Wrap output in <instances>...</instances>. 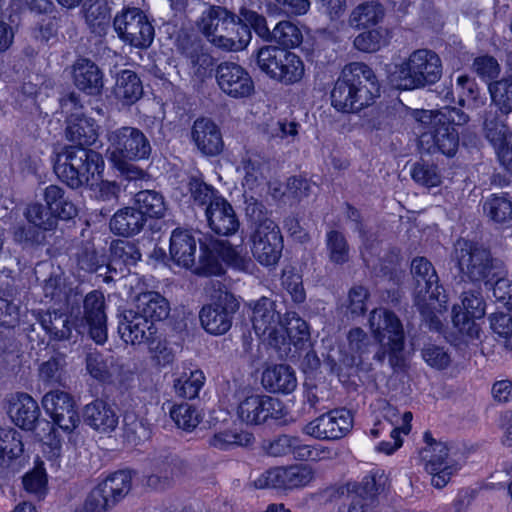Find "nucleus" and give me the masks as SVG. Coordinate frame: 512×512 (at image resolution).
Here are the masks:
<instances>
[{
  "label": "nucleus",
  "mask_w": 512,
  "mask_h": 512,
  "mask_svg": "<svg viewBox=\"0 0 512 512\" xmlns=\"http://www.w3.org/2000/svg\"><path fill=\"white\" fill-rule=\"evenodd\" d=\"M248 305L252 310L251 321L255 333L269 346L286 353L291 345L300 347L309 340L306 322L295 313H286L281 317L271 299L262 297Z\"/></svg>",
  "instance_id": "f257e3e1"
},
{
  "label": "nucleus",
  "mask_w": 512,
  "mask_h": 512,
  "mask_svg": "<svg viewBox=\"0 0 512 512\" xmlns=\"http://www.w3.org/2000/svg\"><path fill=\"white\" fill-rule=\"evenodd\" d=\"M105 163L102 156L82 147H68L58 154L54 169L58 177L72 188L87 185L94 195L101 199H110L117 193L114 182L103 181Z\"/></svg>",
  "instance_id": "f03ea898"
},
{
  "label": "nucleus",
  "mask_w": 512,
  "mask_h": 512,
  "mask_svg": "<svg viewBox=\"0 0 512 512\" xmlns=\"http://www.w3.org/2000/svg\"><path fill=\"white\" fill-rule=\"evenodd\" d=\"M379 93L380 86L372 68L365 63L353 62L343 68L330 99L337 111L357 113L372 105Z\"/></svg>",
  "instance_id": "7ed1b4c3"
},
{
  "label": "nucleus",
  "mask_w": 512,
  "mask_h": 512,
  "mask_svg": "<svg viewBox=\"0 0 512 512\" xmlns=\"http://www.w3.org/2000/svg\"><path fill=\"white\" fill-rule=\"evenodd\" d=\"M42 407L53 424L48 421L39 422L35 437L43 456L49 461H56L62 453V439L54 426L64 432H72L79 424V416L72 396L61 390L46 393L42 398Z\"/></svg>",
  "instance_id": "20e7f679"
},
{
  "label": "nucleus",
  "mask_w": 512,
  "mask_h": 512,
  "mask_svg": "<svg viewBox=\"0 0 512 512\" xmlns=\"http://www.w3.org/2000/svg\"><path fill=\"white\" fill-rule=\"evenodd\" d=\"M41 326L54 339L67 340L76 334L87 332L97 343L103 344L107 339L106 315L104 312V296L93 291L84 300V318L80 323L71 324L70 317L56 311L48 312L41 318Z\"/></svg>",
  "instance_id": "39448f33"
},
{
  "label": "nucleus",
  "mask_w": 512,
  "mask_h": 512,
  "mask_svg": "<svg viewBox=\"0 0 512 512\" xmlns=\"http://www.w3.org/2000/svg\"><path fill=\"white\" fill-rule=\"evenodd\" d=\"M414 118L421 128L427 129L419 137V146L427 152L439 151L451 157L458 148V132L455 126L467 122L468 117L457 108H444L440 111L417 110Z\"/></svg>",
  "instance_id": "423d86ee"
},
{
  "label": "nucleus",
  "mask_w": 512,
  "mask_h": 512,
  "mask_svg": "<svg viewBox=\"0 0 512 512\" xmlns=\"http://www.w3.org/2000/svg\"><path fill=\"white\" fill-rule=\"evenodd\" d=\"M106 156L111 165L127 179L135 180L144 176L134 161L147 159L151 145L145 134L135 127L117 128L107 135Z\"/></svg>",
  "instance_id": "0eeeda50"
},
{
  "label": "nucleus",
  "mask_w": 512,
  "mask_h": 512,
  "mask_svg": "<svg viewBox=\"0 0 512 512\" xmlns=\"http://www.w3.org/2000/svg\"><path fill=\"white\" fill-rule=\"evenodd\" d=\"M441 76V59L427 49L416 50L408 58L387 66L390 84L401 90L423 88L436 83Z\"/></svg>",
  "instance_id": "6e6552de"
},
{
  "label": "nucleus",
  "mask_w": 512,
  "mask_h": 512,
  "mask_svg": "<svg viewBox=\"0 0 512 512\" xmlns=\"http://www.w3.org/2000/svg\"><path fill=\"white\" fill-rule=\"evenodd\" d=\"M368 325L377 344L374 359L379 363L387 362L391 368L401 367L405 362V335L399 318L386 309H374Z\"/></svg>",
  "instance_id": "1a4fd4ad"
},
{
  "label": "nucleus",
  "mask_w": 512,
  "mask_h": 512,
  "mask_svg": "<svg viewBox=\"0 0 512 512\" xmlns=\"http://www.w3.org/2000/svg\"><path fill=\"white\" fill-rule=\"evenodd\" d=\"M247 214L253 219L249 244L254 259L263 266H275L281 258L283 238L279 227L263 213V206L249 203Z\"/></svg>",
  "instance_id": "9d476101"
},
{
  "label": "nucleus",
  "mask_w": 512,
  "mask_h": 512,
  "mask_svg": "<svg viewBox=\"0 0 512 512\" xmlns=\"http://www.w3.org/2000/svg\"><path fill=\"white\" fill-rule=\"evenodd\" d=\"M257 66L269 79L284 86L299 84L306 75V65L300 55L276 46L259 49Z\"/></svg>",
  "instance_id": "9b49d317"
},
{
  "label": "nucleus",
  "mask_w": 512,
  "mask_h": 512,
  "mask_svg": "<svg viewBox=\"0 0 512 512\" xmlns=\"http://www.w3.org/2000/svg\"><path fill=\"white\" fill-rule=\"evenodd\" d=\"M411 275L415 283V300L426 316L441 313L447 308V296L438 285V276L431 262L425 257H416L411 262Z\"/></svg>",
  "instance_id": "f8f14e48"
},
{
  "label": "nucleus",
  "mask_w": 512,
  "mask_h": 512,
  "mask_svg": "<svg viewBox=\"0 0 512 512\" xmlns=\"http://www.w3.org/2000/svg\"><path fill=\"white\" fill-rule=\"evenodd\" d=\"M219 259L231 268L242 272H249L254 266L242 242L233 245L222 240L214 242L210 250L203 251L199 266L194 269V272L203 275H220L223 267Z\"/></svg>",
  "instance_id": "ddd939ff"
},
{
  "label": "nucleus",
  "mask_w": 512,
  "mask_h": 512,
  "mask_svg": "<svg viewBox=\"0 0 512 512\" xmlns=\"http://www.w3.org/2000/svg\"><path fill=\"white\" fill-rule=\"evenodd\" d=\"M132 480L133 475L129 470L111 473L90 491L84 508L88 512H107L129 494Z\"/></svg>",
  "instance_id": "4468645a"
},
{
  "label": "nucleus",
  "mask_w": 512,
  "mask_h": 512,
  "mask_svg": "<svg viewBox=\"0 0 512 512\" xmlns=\"http://www.w3.org/2000/svg\"><path fill=\"white\" fill-rule=\"evenodd\" d=\"M114 30L119 39L134 48L146 49L154 39V27L147 15L139 8L129 7L114 18Z\"/></svg>",
  "instance_id": "2eb2a0df"
},
{
  "label": "nucleus",
  "mask_w": 512,
  "mask_h": 512,
  "mask_svg": "<svg viewBox=\"0 0 512 512\" xmlns=\"http://www.w3.org/2000/svg\"><path fill=\"white\" fill-rule=\"evenodd\" d=\"M315 478L316 472L310 465L292 464L263 472L254 480V486L258 489L296 490L310 486Z\"/></svg>",
  "instance_id": "dca6fc26"
},
{
  "label": "nucleus",
  "mask_w": 512,
  "mask_h": 512,
  "mask_svg": "<svg viewBox=\"0 0 512 512\" xmlns=\"http://www.w3.org/2000/svg\"><path fill=\"white\" fill-rule=\"evenodd\" d=\"M486 313V304L478 289L464 291L461 296V303L455 304L452 309L453 325L458 331L473 339L480 335L478 321Z\"/></svg>",
  "instance_id": "f3484780"
},
{
  "label": "nucleus",
  "mask_w": 512,
  "mask_h": 512,
  "mask_svg": "<svg viewBox=\"0 0 512 512\" xmlns=\"http://www.w3.org/2000/svg\"><path fill=\"white\" fill-rule=\"evenodd\" d=\"M242 19L249 23L255 33L266 41L274 40L280 45L295 48L303 41L300 28L291 21L279 22L271 32L267 26L266 19L257 12L246 7L241 8Z\"/></svg>",
  "instance_id": "a211bd4d"
},
{
  "label": "nucleus",
  "mask_w": 512,
  "mask_h": 512,
  "mask_svg": "<svg viewBox=\"0 0 512 512\" xmlns=\"http://www.w3.org/2000/svg\"><path fill=\"white\" fill-rule=\"evenodd\" d=\"M353 427V416L347 409H333L308 422L303 432L318 440H337Z\"/></svg>",
  "instance_id": "6ab92c4d"
},
{
  "label": "nucleus",
  "mask_w": 512,
  "mask_h": 512,
  "mask_svg": "<svg viewBox=\"0 0 512 512\" xmlns=\"http://www.w3.org/2000/svg\"><path fill=\"white\" fill-rule=\"evenodd\" d=\"M449 452L447 444L433 441H427V447L421 452L425 469L431 476V484L436 488L446 486L451 476L459 469V465Z\"/></svg>",
  "instance_id": "aec40b11"
},
{
  "label": "nucleus",
  "mask_w": 512,
  "mask_h": 512,
  "mask_svg": "<svg viewBox=\"0 0 512 512\" xmlns=\"http://www.w3.org/2000/svg\"><path fill=\"white\" fill-rule=\"evenodd\" d=\"M216 80L219 88L227 96L244 99L254 93V81L249 72L234 62H223L216 70Z\"/></svg>",
  "instance_id": "412c9836"
},
{
  "label": "nucleus",
  "mask_w": 512,
  "mask_h": 512,
  "mask_svg": "<svg viewBox=\"0 0 512 512\" xmlns=\"http://www.w3.org/2000/svg\"><path fill=\"white\" fill-rule=\"evenodd\" d=\"M277 400L258 392L245 393L238 404L237 415L246 424H261L273 415Z\"/></svg>",
  "instance_id": "4be33fe9"
},
{
  "label": "nucleus",
  "mask_w": 512,
  "mask_h": 512,
  "mask_svg": "<svg viewBox=\"0 0 512 512\" xmlns=\"http://www.w3.org/2000/svg\"><path fill=\"white\" fill-rule=\"evenodd\" d=\"M191 139L197 150L204 156L214 157L224 149L219 126L208 118L197 119L191 129Z\"/></svg>",
  "instance_id": "5701e85b"
},
{
  "label": "nucleus",
  "mask_w": 512,
  "mask_h": 512,
  "mask_svg": "<svg viewBox=\"0 0 512 512\" xmlns=\"http://www.w3.org/2000/svg\"><path fill=\"white\" fill-rule=\"evenodd\" d=\"M484 131L496 151L501 166L512 174V134L508 133L503 122L493 117L491 112L484 120Z\"/></svg>",
  "instance_id": "b1692460"
},
{
  "label": "nucleus",
  "mask_w": 512,
  "mask_h": 512,
  "mask_svg": "<svg viewBox=\"0 0 512 512\" xmlns=\"http://www.w3.org/2000/svg\"><path fill=\"white\" fill-rule=\"evenodd\" d=\"M231 300L232 296L225 293L220 295L216 302L203 306L199 313V319L207 333L223 335L230 329L232 315L226 306Z\"/></svg>",
  "instance_id": "393cba45"
},
{
  "label": "nucleus",
  "mask_w": 512,
  "mask_h": 512,
  "mask_svg": "<svg viewBox=\"0 0 512 512\" xmlns=\"http://www.w3.org/2000/svg\"><path fill=\"white\" fill-rule=\"evenodd\" d=\"M251 25L239 16L233 14V21L221 26V33L213 38L212 45L225 51L238 52L245 49L251 41Z\"/></svg>",
  "instance_id": "a878e982"
},
{
  "label": "nucleus",
  "mask_w": 512,
  "mask_h": 512,
  "mask_svg": "<svg viewBox=\"0 0 512 512\" xmlns=\"http://www.w3.org/2000/svg\"><path fill=\"white\" fill-rule=\"evenodd\" d=\"M118 330L122 340L131 345L149 342L156 333L155 325L135 309L124 312Z\"/></svg>",
  "instance_id": "bb28decb"
},
{
  "label": "nucleus",
  "mask_w": 512,
  "mask_h": 512,
  "mask_svg": "<svg viewBox=\"0 0 512 512\" xmlns=\"http://www.w3.org/2000/svg\"><path fill=\"white\" fill-rule=\"evenodd\" d=\"M7 401L11 421L21 429H33L40 416L36 400L27 393L18 392L10 395Z\"/></svg>",
  "instance_id": "cd10ccee"
},
{
  "label": "nucleus",
  "mask_w": 512,
  "mask_h": 512,
  "mask_svg": "<svg viewBox=\"0 0 512 512\" xmlns=\"http://www.w3.org/2000/svg\"><path fill=\"white\" fill-rule=\"evenodd\" d=\"M210 228L218 234L229 235L239 228L233 207L224 197H216L206 208Z\"/></svg>",
  "instance_id": "c85d7f7f"
},
{
  "label": "nucleus",
  "mask_w": 512,
  "mask_h": 512,
  "mask_svg": "<svg viewBox=\"0 0 512 512\" xmlns=\"http://www.w3.org/2000/svg\"><path fill=\"white\" fill-rule=\"evenodd\" d=\"M197 242L188 230L176 229L170 237V260L178 267L190 269L195 264Z\"/></svg>",
  "instance_id": "c756f323"
},
{
  "label": "nucleus",
  "mask_w": 512,
  "mask_h": 512,
  "mask_svg": "<svg viewBox=\"0 0 512 512\" xmlns=\"http://www.w3.org/2000/svg\"><path fill=\"white\" fill-rule=\"evenodd\" d=\"M350 355H340L338 350H331L327 356L328 364L331 369L337 373L343 371L344 367H352L358 364V358L366 351L368 345V337L366 333L355 328L348 335Z\"/></svg>",
  "instance_id": "7c9ffc66"
},
{
  "label": "nucleus",
  "mask_w": 512,
  "mask_h": 512,
  "mask_svg": "<svg viewBox=\"0 0 512 512\" xmlns=\"http://www.w3.org/2000/svg\"><path fill=\"white\" fill-rule=\"evenodd\" d=\"M84 421L99 433H111L118 425V415L112 405L97 399L83 409Z\"/></svg>",
  "instance_id": "2f4dec72"
},
{
  "label": "nucleus",
  "mask_w": 512,
  "mask_h": 512,
  "mask_svg": "<svg viewBox=\"0 0 512 512\" xmlns=\"http://www.w3.org/2000/svg\"><path fill=\"white\" fill-rule=\"evenodd\" d=\"M0 460L12 470H18L24 462L22 436L12 427H0Z\"/></svg>",
  "instance_id": "473e14b6"
},
{
  "label": "nucleus",
  "mask_w": 512,
  "mask_h": 512,
  "mask_svg": "<svg viewBox=\"0 0 512 512\" xmlns=\"http://www.w3.org/2000/svg\"><path fill=\"white\" fill-rule=\"evenodd\" d=\"M66 137L79 146H90L98 138V127L94 120L87 118L81 108H75L67 119Z\"/></svg>",
  "instance_id": "72a5a7b5"
},
{
  "label": "nucleus",
  "mask_w": 512,
  "mask_h": 512,
  "mask_svg": "<svg viewBox=\"0 0 512 512\" xmlns=\"http://www.w3.org/2000/svg\"><path fill=\"white\" fill-rule=\"evenodd\" d=\"M75 86L88 95H98L103 88V75L97 65L87 59H79L72 68Z\"/></svg>",
  "instance_id": "f704fd0d"
},
{
  "label": "nucleus",
  "mask_w": 512,
  "mask_h": 512,
  "mask_svg": "<svg viewBox=\"0 0 512 512\" xmlns=\"http://www.w3.org/2000/svg\"><path fill=\"white\" fill-rule=\"evenodd\" d=\"M262 384L271 392L289 394L296 389L298 381L290 366L280 364L269 366L263 371Z\"/></svg>",
  "instance_id": "c9c22d12"
},
{
  "label": "nucleus",
  "mask_w": 512,
  "mask_h": 512,
  "mask_svg": "<svg viewBox=\"0 0 512 512\" xmlns=\"http://www.w3.org/2000/svg\"><path fill=\"white\" fill-rule=\"evenodd\" d=\"M139 314L153 324L168 317L170 306L168 301L158 292H140L134 298V308Z\"/></svg>",
  "instance_id": "e433bc0d"
},
{
  "label": "nucleus",
  "mask_w": 512,
  "mask_h": 512,
  "mask_svg": "<svg viewBox=\"0 0 512 512\" xmlns=\"http://www.w3.org/2000/svg\"><path fill=\"white\" fill-rule=\"evenodd\" d=\"M233 21V13L221 6H209L202 11L197 21L198 30L212 44L221 33V26Z\"/></svg>",
  "instance_id": "4c0bfd02"
},
{
  "label": "nucleus",
  "mask_w": 512,
  "mask_h": 512,
  "mask_svg": "<svg viewBox=\"0 0 512 512\" xmlns=\"http://www.w3.org/2000/svg\"><path fill=\"white\" fill-rule=\"evenodd\" d=\"M140 258L141 254L135 245L124 240L115 241L111 246V260L107 270L124 275L125 269L135 265Z\"/></svg>",
  "instance_id": "58836bf2"
},
{
  "label": "nucleus",
  "mask_w": 512,
  "mask_h": 512,
  "mask_svg": "<svg viewBox=\"0 0 512 512\" xmlns=\"http://www.w3.org/2000/svg\"><path fill=\"white\" fill-rule=\"evenodd\" d=\"M44 200L49 210V214L57 218L68 220L77 215V208L65 196L62 188L56 185H50L45 188Z\"/></svg>",
  "instance_id": "ea45409f"
},
{
  "label": "nucleus",
  "mask_w": 512,
  "mask_h": 512,
  "mask_svg": "<svg viewBox=\"0 0 512 512\" xmlns=\"http://www.w3.org/2000/svg\"><path fill=\"white\" fill-rule=\"evenodd\" d=\"M44 200L49 210V214L57 218L68 220L77 215V208L65 196L62 188L56 185H50L45 188Z\"/></svg>",
  "instance_id": "a19ab883"
},
{
  "label": "nucleus",
  "mask_w": 512,
  "mask_h": 512,
  "mask_svg": "<svg viewBox=\"0 0 512 512\" xmlns=\"http://www.w3.org/2000/svg\"><path fill=\"white\" fill-rule=\"evenodd\" d=\"M145 219L137 210L126 207L117 211L111 221V231L117 235L129 237L137 234L143 227Z\"/></svg>",
  "instance_id": "79ce46f5"
},
{
  "label": "nucleus",
  "mask_w": 512,
  "mask_h": 512,
  "mask_svg": "<svg viewBox=\"0 0 512 512\" xmlns=\"http://www.w3.org/2000/svg\"><path fill=\"white\" fill-rule=\"evenodd\" d=\"M205 375L200 369L185 368L174 379V389L178 396L194 399L205 383Z\"/></svg>",
  "instance_id": "37998d69"
},
{
  "label": "nucleus",
  "mask_w": 512,
  "mask_h": 512,
  "mask_svg": "<svg viewBox=\"0 0 512 512\" xmlns=\"http://www.w3.org/2000/svg\"><path fill=\"white\" fill-rule=\"evenodd\" d=\"M142 93V83L134 72L124 70L117 76L114 94L118 100L132 104L140 99Z\"/></svg>",
  "instance_id": "c03bdc74"
},
{
  "label": "nucleus",
  "mask_w": 512,
  "mask_h": 512,
  "mask_svg": "<svg viewBox=\"0 0 512 512\" xmlns=\"http://www.w3.org/2000/svg\"><path fill=\"white\" fill-rule=\"evenodd\" d=\"M377 493L378 486L375 476H367L349 505L340 507L338 512H374L372 504Z\"/></svg>",
  "instance_id": "a18cd8bd"
},
{
  "label": "nucleus",
  "mask_w": 512,
  "mask_h": 512,
  "mask_svg": "<svg viewBox=\"0 0 512 512\" xmlns=\"http://www.w3.org/2000/svg\"><path fill=\"white\" fill-rule=\"evenodd\" d=\"M135 205L142 217L162 218L165 216L167 207L163 196L153 190H143L136 194Z\"/></svg>",
  "instance_id": "49530a36"
},
{
  "label": "nucleus",
  "mask_w": 512,
  "mask_h": 512,
  "mask_svg": "<svg viewBox=\"0 0 512 512\" xmlns=\"http://www.w3.org/2000/svg\"><path fill=\"white\" fill-rule=\"evenodd\" d=\"M483 211L493 222L505 223L512 218V197L507 193L492 194L485 200Z\"/></svg>",
  "instance_id": "de8ad7c7"
},
{
  "label": "nucleus",
  "mask_w": 512,
  "mask_h": 512,
  "mask_svg": "<svg viewBox=\"0 0 512 512\" xmlns=\"http://www.w3.org/2000/svg\"><path fill=\"white\" fill-rule=\"evenodd\" d=\"M22 484L26 492L43 498L48 491V475L44 463L37 459L34 467L22 477Z\"/></svg>",
  "instance_id": "09e8293b"
},
{
  "label": "nucleus",
  "mask_w": 512,
  "mask_h": 512,
  "mask_svg": "<svg viewBox=\"0 0 512 512\" xmlns=\"http://www.w3.org/2000/svg\"><path fill=\"white\" fill-rule=\"evenodd\" d=\"M236 171L243 177L242 184L249 190L259 186L263 180V170L256 157L246 153L236 164Z\"/></svg>",
  "instance_id": "8fccbe9b"
},
{
  "label": "nucleus",
  "mask_w": 512,
  "mask_h": 512,
  "mask_svg": "<svg viewBox=\"0 0 512 512\" xmlns=\"http://www.w3.org/2000/svg\"><path fill=\"white\" fill-rule=\"evenodd\" d=\"M169 415L178 428L188 432L200 425L202 419V412L188 403L173 405Z\"/></svg>",
  "instance_id": "3c124183"
},
{
  "label": "nucleus",
  "mask_w": 512,
  "mask_h": 512,
  "mask_svg": "<svg viewBox=\"0 0 512 512\" xmlns=\"http://www.w3.org/2000/svg\"><path fill=\"white\" fill-rule=\"evenodd\" d=\"M252 435L243 430H219L210 440V444L218 449H229L234 446H246L252 442Z\"/></svg>",
  "instance_id": "603ef678"
},
{
  "label": "nucleus",
  "mask_w": 512,
  "mask_h": 512,
  "mask_svg": "<svg viewBox=\"0 0 512 512\" xmlns=\"http://www.w3.org/2000/svg\"><path fill=\"white\" fill-rule=\"evenodd\" d=\"M383 16L382 8L374 3H365L356 7L350 15V25L355 28H366L376 24Z\"/></svg>",
  "instance_id": "864d4df0"
},
{
  "label": "nucleus",
  "mask_w": 512,
  "mask_h": 512,
  "mask_svg": "<svg viewBox=\"0 0 512 512\" xmlns=\"http://www.w3.org/2000/svg\"><path fill=\"white\" fill-rule=\"evenodd\" d=\"M115 368L112 358H106L98 352H91L86 358V370L91 377L99 381L111 378Z\"/></svg>",
  "instance_id": "5fc2aeb1"
},
{
  "label": "nucleus",
  "mask_w": 512,
  "mask_h": 512,
  "mask_svg": "<svg viewBox=\"0 0 512 512\" xmlns=\"http://www.w3.org/2000/svg\"><path fill=\"white\" fill-rule=\"evenodd\" d=\"M388 38V32L386 29L378 27L360 33L354 39V46L356 49L363 52H375L386 45Z\"/></svg>",
  "instance_id": "6e6d98bb"
},
{
  "label": "nucleus",
  "mask_w": 512,
  "mask_h": 512,
  "mask_svg": "<svg viewBox=\"0 0 512 512\" xmlns=\"http://www.w3.org/2000/svg\"><path fill=\"white\" fill-rule=\"evenodd\" d=\"M492 102L501 112H512V77L489 85Z\"/></svg>",
  "instance_id": "4d7b16f0"
},
{
  "label": "nucleus",
  "mask_w": 512,
  "mask_h": 512,
  "mask_svg": "<svg viewBox=\"0 0 512 512\" xmlns=\"http://www.w3.org/2000/svg\"><path fill=\"white\" fill-rule=\"evenodd\" d=\"M326 248L329 260L334 264L348 261L349 248L344 236L338 231H330L326 235Z\"/></svg>",
  "instance_id": "13d9d810"
},
{
  "label": "nucleus",
  "mask_w": 512,
  "mask_h": 512,
  "mask_svg": "<svg viewBox=\"0 0 512 512\" xmlns=\"http://www.w3.org/2000/svg\"><path fill=\"white\" fill-rule=\"evenodd\" d=\"M25 217L30 224L42 230H52L56 227L57 221L49 211H45L43 206L38 203L29 205L25 211Z\"/></svg>",
  "instance_id": "bf43d9fd"
},
{
  "label": "nucleus",
  "mask_w": 512,
  "mask_h": 512,
  "mask_svg": "<svg viewBox=\"0 0 512 512\" xmlns=\"http://www.w3.org/2000/svg\"><path fill=\"white\" fill-rule=\"evenodd\" d=\"M456 89L459 92V102L463 106L477 108L483 104V101L478 99L474 82L468 76L461 75L457 78Z\"/></svg>",
  "instance_id": "052dcab7"
},
{
  "label": "nucleus",
  "mask_w": 512,
  "mask_h": 512,
  "mask_svg": "<svg viewBox=\"0 0 512 512\" xmlns=\"http://www.w3.org/2000/svg\"><path fill=\"white\" fill-rule=\"evenodd\" d=\"M188 187L191 193V197L196 203L200 205H209L210 202L213 201L216 197H221V195H219L214 188L205 184L198 178H190Z\"/></svg>",
  "instance_id": "680f3d73"
},
{
  "label": "nucleus",
  "mask_w": 512,
  "mask_h": 512,
  "mask_svg": "<svg viewBox=\"0 0 512 512\" xmlns=\"http://www.w3.org/2000/svg\"><path fill=\"white\" fill-rule=\"evenodd\" d=\"M412 420V413L411 412H405L403 413V425L401 427H398L397 429L391 430V438L393 442H381L378 445V450L390 455L394 451H396L398 448L402 445V440L400 438L401 434H408L410 431V422Z\"/></svg>",
  "instance_id": "e2e57ef3"
},
{
  "label": "nucleus",
  "mask_w": 512,
  "mask_h": 512,
  "mask_svg": "<svg viewBox=\"0 0 512 512\" xmlns=\"http://www.w3.org/2000/svg\"><path fill=\"white\" fill-rule=\"evenodd\" d=\"M264 132L271 139L295 137L298 134V124L292 121L270 120L266 124Z\"/></svg>",
  "instance_id": "0e129e2a"
},
{
  "label": "nucleus",
  "mask_w": 512,
  "mask_h": 512,
  "mask_svg": "<svg viewBox=\"0 0 512 512\" xmlns=\"http://www.w3.org/2000/svg\"><path fill=\"white\" fill-rule=\"evenodd\" d=\"M126 437L128 441L137 444L141 441L149 439L151 429L149 423L143 419H134L130 421V417L125 418Z\"/></svg>",
  "instance_id": "69168bd1"
},
{
  "label": "nucleus",
  "mask_w": 512,
  "mask_h": 512,
  "mask_svg": "<svg viewBox=\"0 0 512 512\" xmlns=\"http://www.w3.org/2000/svg\"><path fill=\"white\" fill-rule=\"evenodd\" d=\"M412 178L427 187H436L441 182V177L436 167L425 164H417L411 172Z\"/></svg>",
  "instance_id": "338daca9"
},
{
  "label": "nucleus",
  "mask_w": 512,
  "mask_h": 512,
  "mask_svg": "<svg viewBox=\"0 0 512 512\" xmlns=\"http://www.w3.org/2000/svg\"><path fill=\"white\" fill-rule=\"evenodd\" d=\"M282 284L295 302H302L305 293L301 276L293 270H285L282 276Z\"/></svg>",
  "instance_id": "774afa93"
}]
</instances>
